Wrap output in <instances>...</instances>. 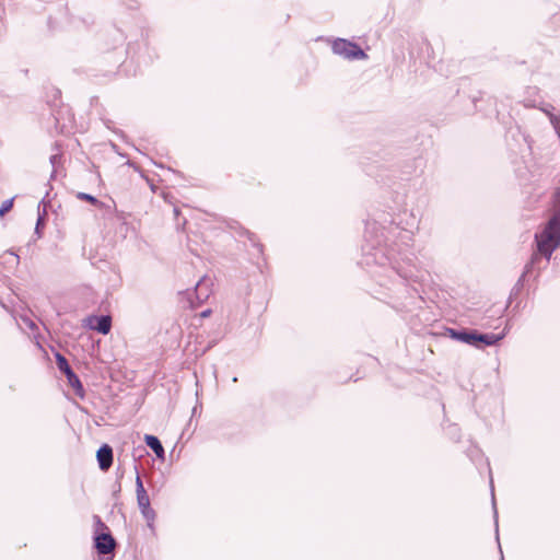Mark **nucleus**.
<instances>
[{
	"label": "nucleus",
	"mask_w": 560,
	"mask_h": 560,
	"mask_svg": "<svg viewBox=\"0 0 560 560\" xmlns=\"http://www.w3.org/2000/svg\"><path fill=\"white\" fill-rule=\"evenodd\" d=\"M448 332L453 339L477 348H480L479 343L485 346L497 345L503 338V335L480 334L474 329H450Z\"/></svg>",
	"instance_id": "1"
},
{
	"label": "nucleus",
	"mask_w": 560,
	"mask_h": 560,
	"mask_svg": "<svg viewBox=\"0 0 560 560\" xmlns=\"http://www.w3.org/2000/svg\"><path fill=\"white\" fill-rule=\"evenodd\" d=\"M332 51L336 55L345 57L347 59H363L366 57L365 52L357 44L347 39H336L332 44Z\"/></svg>",
	"instance_id": "2"
},
{
	"label": "nucleus",
	"mask_w": 560,
	"mask_h": 560,
	"mask_svg": "<svg viewBox=\"0 0 560 560\" xmlns=\"http://www.w3.org/2000/svg\"><path fill=\"white\" fill-rule=\"evenodd\" d=\"M55 357L58 369L66 375L69 385L75 390V394L82 398L84 396L83 386L69 365L68 360L59 352H57Z\"/></svg>",
	"instance_id": "3"
},
{
	"label": "nucleus",
	"mask_w": 560,
	"mask_h": 560,
	"mask_svg": "<svg viewBox=\"0 0 560 560\" xmlns=\"http://www.w3.org/2000/svg\"><path fill=\"white\" fill-rule=\"evenodd\" d=\"M84 326L103 335H107L112 328V318L108 315L89 316L84 319Z\"/></svg>",
	"instance_id": "4"
},
{
	"label": "nucleus",
	"mask_w": 560,
	"mask_h": 560,
	"mask_svg": "<svg viewBox=\"0 0 560 560\" xmlns=\"http://www.w3.org/2000/svg\"><path fill=\"white\" fill-rule=\"evenodd\" d=\"M115 546V539L109 533H102L95 537V548L101 555L110 553Z\"/></svg>",
	"instance_id": "5"
},
{
	"label": "nucleus",
	"mask_w": 560,
	"mask_h": 560,
	"mask_svg": "<svg viewBox=\"0 0 560 560\" xmlns=\"http://www.w3.org/2000/svg\"><path fill=\"white\" fill-rule=\"evenodd\" d=\"M100 469L107 471L113 465V448L108 444H103L96 453Z\"/></svg>",
	"instance_id": "6"
},
{
	"label": "nucleus",
	"mask_w": 560,
	"mask_h": 560,
	"mask_svg": "<svg viewBox=\"0 0 560 560\" xmlns=\"http://www.w3.org/2000/svg\"><path fill=\"white\" fill-rule=\"evenodd\" d=\"M136 471H138V470L136 469ZM136 494H137V503H138L139 510L151 506L150 498L147 493V490L144 489V486H143V482H142V479H141L139 472H137V475H136Z\"/></svg>",
	"instance_id": "7"
},
{
	"label": "nucleus",
	"mask_w": 560,
	"mask_h": 560,
	"mask_svg": "<svg viewBox=\"0 0 560 560\" xmlns=\"http://www.w3.org/2000/svg\"><path fill=\"white\" fill-rule=\"evenodd\" d=\"M144 442L154 452L158 458H164V447L162 446V443L155 435L145 434Z\"/></svg>",
	"instance_id": "8"
},
{
	"label": "nucleus",
	"mask_w": 560,
	"mask_h": 560,
	"mask_svg": "<svg viewBox=\"0 0 560 560\" xmlns=\"http://www.w3.org/2000/svg\"><path fill=\"white\" fill-rule=\"evenodd\" d=\"M140 512H141V515L143 516V518L147 521L148 526L150 528H153V524H154V521L156 517L155 511L151 506H149V508L140 510Z\"/></svg>",
	"instance_id": "9"
},
{
	"label": "nucleus",
	"mask_w": 560,
	"mask_h": 560,
	"mask_svg": "<svg viewBox=\"0 0 560 560\" xmlns=\"http://www.w3.org/2000/svg\"><path fill=\"white\" fill-rule=\"evenodd\" d=\"M196 295L200 303L208 299L209 293H208V290L206 289L205 280H200L196 284Z\"/></svg>",
	"instance_id": "10"
},
{
	"label": "nucleus",
	"mask_w": 560,
	"mask_h": 560,
	"mask_svg": "<svg viewBox=\"0 0 560 560\" xmlns=\"http://www.w3.org/2000/svg\"><path fill=\"white\" fill-rule=\"evenodd\" d=\"M77 198L80 200H85L96 207H101L103 203L96 199L94 196L86 192H78Z\"/></svg>",
	"instance_id": "11"
},
{
	"label": "nucleus",
	"mask_w": 560,
	"mask_h": 560,
	"mask_svg": "<svg viewBox=\"0 0 560 560\" xmlns=\"http://www.w3.org/2000/svg\"><path fill=\"white\" fill-rule=\"evenodd\" d=\"M394 269L396 270V272L401 277L404 278L405 280H413V281H417L418 277L413 275V272L411 270H404L401 269L400 267H396L394 266Z\"/></svg>",
	"instance_id": "12"
},
{
	"label": "nucleus",
	"mask_w": 560,
	"mask_h": 560,
	"mask_svg": "<svg viewBox=\"0 0 560 560\" xmlns=\"http://www.w3.org/2000/svg\"><path fill=\"white\" fill-rule=\"evenodd\" d=\"M13 207V199L4 200L0 207V217H3Z\"/></svg>",
	"instance_id": "13"
},
{
	"label": "nucleus",
	"mask_w": 560,
	"mask_h": 560,
	"mask_svg": "<svg viewBox=\"0 0 560 560\" xmlns=\"http://www.w3.org/2000/svg\"><path fill=\"white\" fill-rule=\"evenodd\" d=\"M492 503H493V509H495V503H494V495L492 494ZM494 522H495V533L498 534V526H499V523H498V513H497V510H494Z\"/></svg>",
	"instance_id": "14"
},
{
	"label": "nucleus",
	"mask_w": 560,
	"mask_h": 560,
	"mask_svg": "<svg viewBox=\"0 0 560 560\" xmlns=\"http://www.w3.org/2000/svg\"><path fill=\"white\" fill-rule=\"evenodd\" d=\"M60 159H61V156L59 154H52L50 156V163L52 164L54 167L60 161Z\"/></svg>",
	"instance_id": "15"
},
{
	"label": "nucleus",
	"mask_w": 560,
	"mask_h": 560,
	"mask_svg": "<svg viewBox=\"0 0 560 560\" xmlns=\"http://www.w3.org/2000/svg\"><path fill=\"white\" fill-rule=\"evenodd\" d=\"M552 109H553V107H552L551 105H549V104H548V105H546V106H544V107H541V110H542L546 115H548V117H549V118H550V114H552V113H551V110H552Z\"/></svg>",
	"instance_id": "16"
},
{
	"label": "nucleus",
	"mask_w": 560,
	"mask_h": 560,
	"mask_svg": "<svg viewBox=\"0 0 560 560\" xmlns=\"http://www.w3.org/2000/svg\"><path fill=\"white\" fill-rule=\"evenodd\" d=\"M94 518H95L96 525L98 527L106 528L105 524L101 521V518L98 516H94Z\"/></svg>",
	"instance_id": "17"
},
{
	"label": "nucleus",
	"mask_w": 560,
	"mask_h": 560,
	"mask_svg": "<svg viewBox=\"0 0 560 560\" xmlns=\"http://www.w3.org/2000/svg\"><path fill=\"white\" fill-rule=\"evenodd\" d=\"M24 323L32 329L35 327L34 322L28 318H24Z\"/></svg>",
	"instance_id": "18"
},
{
	"label": "nucleus",
	"mask_w": 560,
	"mask_h": 560,
	"mask_svg": "<svg viewBox=\"0 0 560 560\" xmlns=\"http://www.w3.org/2000/svg\"><path fill=\"white\" fill-rule=\"evenodd\" d=\"M210 314H211V310H206L200 315H201V317H208Z\"/></svg>",
	"instance_id": "19"
},
{
	"label": "nucleus",
	"mask_w": 560,
	"mask_h": 560,
	"mask_svg": "<svg viewBox=\"0 0 560 560\" xmlns=\"http://www.w3.org/2000/svg\"><path fill=\"white\" fill-rule=\"evenodd\" d=\"M43 223V218L39 215L36 224V231H38L39 225Z\"/></svg>",
	"instance_id": "20"
}]
</instances>
